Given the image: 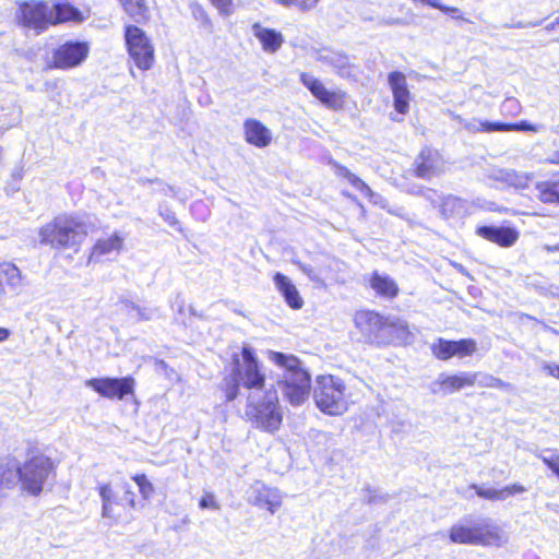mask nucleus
I'll return each mask as SVG.
<instances>
[{
    "mask_svg": "<svg viewBox=\"0 0 559 559\" xmlns=\"http://www.w3.org/2000/svg\"><path fill=\"white\" fill-rule=\"evenodd\" d=\"M547 250H548L549 252H559V242H558V243H556V245H552V246H548V247H547Z\"/></svg>",
    "mask_w": 559,
    "mask_h": 559,
    "instance_id": "nucleus-55",
    "label": "nucleus"
},
{
    "mask_svg": "<svg viewBox=\"0 0 559 559\" xmlns=\"http://www.w3.org/2000/svg\"><path fill=\"white\" fill-rule=\"evenodd\" d=\"M158 186H159V191L162 193H164L165 195H175L176 194L174 187L166 185L164 181H163V185H158Z\"/></svg>",
    "mask_w": 559,
    "mask_h": 559,
    "instance_id": "nucleus-46",
    "label": "nucleus"
},
{
    "mask_svg": "<svg viewBox=\"0 0 559 559\" xmlns=\"http://www.w3.org/2000/svg\"><path fill=\"white\" fill-rule=\"evenodd\" d=\"M199 507L201 509H212V510H218L219 504L217 503L215 496L213 493L206 492L199 502Z\"/></svg>",
    "mask_w": 559,
    "mask_h": 559,
    "instance_id": "nucleus-41",
    "label": "nucleus"
},
{
    "mask_svg": "<svg viewBox=\"0 0 559 559\" xmlns=\"http://www.w3.org/2000/svg\"><path fill=\"white\" fill-rule=\"evenodd\" d=\"M443 157L438 148L424 146L415 157L412 174L419 179L430 180L443 171Z\"/></svg>",
    "mask_w": 559,
    "mask_h": 559,
    "instance_id": "nucleus-16",
    "label": "nucleus"
},
{
    "mask_svg": "<svg viewBox=\"0 0 559 559\" xmlns=\"http://www.w3.org/2000/svg\"><path fill=\"white\" fill-rule=\"evenodd\" d=\"M286 0H282V3L285 2Z\"/></svg>",
    "mask_w": 559,
    "mask_h": 559,
    "instance_id": "nucleus-58",
    "label": "nucleus"
},
{
    "mask_svg": "<svg viewBox=\"0 0 559 559\" xmlns=\"http://www.w3.org/2000/svg\"><path fill=\"white\" fill-rule=\"evenodd\" d=\"M246 140L259 147L266 146L271 141L270 131L258 120L248 119L245 122Z\"/></svg>",
    "mask_w": 559,
    "mask_h": 559,
    "instance_id": "nucleus-27",
    "label": "nucleus"
},
{
    "mask_svg": "<svg viewBox=\"0 0 559 559\" xmlns=\"http://www.w3.org/2000/svg\"><path fill=\"white\" fill-rule=\"evenodd\" d=\"M335 73L346 80H356V67L349 61L348 56L341 55L334 64Z\"/></svg>",
    "mask_w": 559,
    "mask_h": 559,
    "instance_id": "nucleus-34",
    "label": "nucleus"
},
{
    "mask_svg": "<svg viewBox=\"0 0 559 559\" xmlns=\"http://www.w3.org/2000/svg\"><path fill=\"white\" fill-rule=\"evenodd\" d=\"M124 39L130 58L141 70H148L154 63V47L145 32L135 25H128Z\"/></svg>",
    "mask_w": 559,
    "mask_h": 559,
    "instance_id": "nucleus-9",
    "label": "nucleus"
},
{
    "mask_svg": "<svg viewBox=\"0 0 559 559\" xmlns=\"http://www.w3.org/2000/svg\"><path fill=\"white\" fill-rule=\"evenodd\" d=\"M433 357L441 361H448L452 358L463 359L472 357L478 352V344L472 337L448 340L437 338L430 346Z\"/></svg>",
    "mask_w": 559,
    "mask_h": 559,
    "instance_id": "nucleus-12",
    "label": "nucleus"
},
{
    "mask_svg": "<svg viewBox=\"0 0 559 559\" xmlns=\"http://www.w3.org/2000/svg\"><path fill=\"white\" fill-rule=\"evenodd\" d=\"M478 377L481 381L479 386L486 389H497L500 391H508L511 384L503 380L488 373L475 372H457L453 374H440L435 384L438 386L439 392L443 394H451L466 388H473L476 384Z\"/></svg>",
    "mask_w": 559,
    "mask_h": 559,
    "instance_id": "nucleus-7",
    "label": "nucleus"
},
{
    "mask_svg": "<svg viewBox=\"0 0 559 559\" xmlns=\"http://www.w3.org/2000/svg\"><path fill=\"white\" fill-rule=\"evenodd\" d=\"M311 392V376L301 360L282 354V395L293 406L304 404Z\"/></svg>",
    "mask_w": 559,
    "mask_h": 559,
    "instance_id": "nucleus-4",
    "label": "nucleus"
},
{
    "mask_svg": "<svg viewBox=\"0 0 559 559\" xmlns=\"http://www.w3.org/2000/svg\"><path fill=\"white\" fill-rule=\"evenodd\" d=\"M471 488L475 491L477 497L490 501L506 500L510 497L522 495L527 490L525 486L518 483L507 485L500 489L484 488L476 484L471 485Z\"/></svg>",
    "mask_w": 559,
    "mask_h": 559,
    "instance_id": "nucleus-21",
    "label": "nucleus"
},
{
    "mask_svg": "<svg viewBox=\"0 0 559 559\" xmlns=\"http://www.w3.org/2000/svg\"><path fill=\"white\" fill-rule=\"evenodd\" d=\"M277 391L269 389L263 399H257L254 393L248 396V405L253 407L258 423L267 431L274 432L280 429V408Z\"/></svg>",
    "mask_w": 559,
    "mask_h": 559,
    "instance_id": "nucleus-11",
    "label": "nucleus"
},
{
    "mask_svg": "<svg viewBox=\"0 0 559 559\" xmlns=\"http://www.w3.org/2000/svg\"><path fill=\"white\" fill-rule=\"evenodd\" d=\"M451 543L457 545H475L484 547H499L503 543L501 528L490 520L478 523H456L448 531Z\"/></svg>",
    "mask_w": 559,
    "mask_h": 559,
    "instance_id": "nucleus-5",
    "label": "nucleus"
},
{
    "mask_svg": "<svg viewBox=\"0 0 559 559\" xmlns=\"http://www.w3.org/2000/svg\"><path fill=\"white\" fill-rule=\"evenodd\" d=\"M540 460L559 479V454L540 456Z\"/></svg>",
    "mask_w": 559,
    "mask_h": 559,
    "instance_id": "nucleus-39",
    "label": "nucleus"
},
{
    "mask_svg": "<svg viewBox=\"0 0 559 559\" xmlns=\"http://www.w3.org/2000/svg\"><path fill=\"white\" fill-rule=\"evenodd\" d=\"M16 19L22 26L41 34L51 24L50 7L45 1H25L20 4Z\"/></svg>",
    "mask_w": 559,
    "mask_h": 559,
    "instance_id": "nucleus-13",
    "label": "nucleus"
},
{
    "mask_svg": "<svg viewBox=\"0 0 559 559\" xmlns=\"http://www.w3.org/2000/svg\"><path fill=\"white\" fill-rule=\"evenodd\" d=\"M90 225L81 217L59 215L39 230L40 242L55 249L75 248L81 245Z\"/></svg>",
    "mask_w": 559,
    "mask_h": 559,
    "instance_id": "nucleus-2",
    "label": "nucleus"
},
{
    "mask_svg": "<svg viewBox=\"0 0 559 559\" xmlns=\"http://www.w3.org/2000/svg\"><path fill=\"white\" fill-rule=\"evenodd\" d=\"M282 293L285 297L287 305L294 309L299 310L304 306V299L301 298L297 288L290 284L285 276L282 275Z\"/></svg>",
    "mask_w": 559,
    "mask_h": 559,
    "instance_id": "nucleus-32",
    "label": "nucleus"
},
{
    "mask_svg": "<svg viewBox=\"0 0 559 559\" xmlns=\"http://www.w3.org/2000/svg\"><path fill=\"white\" fill-rule=\"evenodd\" d=\"M50 25H58L67 22L81 23L84 21L82 12L69 2H56L50 7Z\"/></svg>",
    "mask_w": 559,
    "mask_h": 559,
    "instance_id": "nucleus-22",
    "label": "nucleus"
},
{
    "mask_svg": "<svg viewBox=\"0 0 559 559\" xmlns=\"http://www.w3.org/2000/svg\"><path fill=\"white\" fill-rule=\"evenodd\" d=\"M233 370L243 388L259 391L264 386L265 376L261 372L260 364L252 348L245 346L241 350V359L238 355H234Z\"/></svg>",
    "mask_w": 559,
    "mask_h": 559,
    "instance_id": "nucleus-8",
    "label": "nucleus"
},
{
    "mask_svg": "<svg viewBox=\"0 0 559 559\" xmlns=\"http://www.w3.org/2000/svg\"><path fill=\"white\" fill-rule=\"evenodd\" d=\"M88 45L83 41H67L52 51L49 69L68 70L80 66L88 56Z\"/></svg>",
    "mask_w": 559,
    "mask_h": 559,
    "instance_id": "nucleus-14",
    "label": "nucleus"
},
{
    "mask_svg": "<svg viewBox=\"0 0 559 559\" xmlns=\"http://www.w3.org/2000/svg\"><path fill=\"white\" fill-rule=\"evenodd\" d=\"M138 183L141 185V186H145L147 183H156V185H163V180L159 179V178H154V179H150V178H139L138 179Z\"/></svg>",
    "mask_w": 559,
    "mask_h": 559,
    "instance_id": "nucleus-47",
    "label": "nucleus"
},
{
    "mask_svg": "<svg viewBox=\"0 0 559 559\" xmlns=\"http://www.w3.org/2000/svg\"><path fill=\"white\" fill-rule=\"evenodd\" d=\"M464 128L472 133H491V132H509V131H525L537 132L538 127L528 121L519 122H490L480 121L478 124L465 123Z\"/></svg>",
    "mask_w": 559,
    "mask_h": 559,
    "instance_id": "nucleus-20",
    "label": "nucleus"
},
{
    "mask_svg": "<svg viewBox=\"0 0 559 559\" xmlns=\"http://www.w3.org/2000/svg\"><path fill=\"white\" fill-rule=\"evenodd\" d=\"M353 324L364 343L382 347L394 342L406 343L412 336L408 323L391 319L374 309L360 308L353 314Z\"/></svg>",
    "mask_w": 559,
    "mask_h": 559,
    "instance_id": "nucleus-1",
    "label": "nucleus"
},
{
    "mask_svg": "<svg viewBox=\"0 0 559 559\" xmlns=\"http://www.w3.org/2000/svg\"><path fill=\"white\" fill-rule=\"evenodd\" d=\"M300 82L311 93V95L326 109L342 111L346 107L348 94L343 90H330L323 81L314 75L302 72Z\"/></svg>",
    "mask_w": 559,
    "mask_h": 559,
    "instance_id": "nucleus-10",
    "label": "nucleus"
},
{
    "mask_svg": "<svg viewBox=\"0 0 559 559\" xmlns=\"http://www.w3.org/2000/svg\"><path fill=\"white\" fill-rule=\"evenodd\" d=\"M546 370L549 376L559 379V365L548 366Z\"/></svg>",
    "mask_w": 559,
    "mask_h": 559,
    "instance_id": "nucleus-49",
    "label": "nucleus"
},
{
    "mask_svg": "<svg viewBox=\"0 0 559 559\" xmlns=\"http://www.w3.org/2000/svg\"><path fill=\"white\" fill-rule=\"evenodd\" d=\"M273 360L275 361V364L280 365V353H273Z\"/></svg>",
    "mask_w": 559,
    "mask_h": 559,
    "instance_id": "nucleus-56",
    "label": "nucleus"
},
{
    "mask_svg": "<svg viewBox=\"0 0 559 559\" xmlns=\"http://www.w3.org/2000/svg\"><path fill=\"white\" fill-rule=\"evenodd\" d=\"M273 281H274L276 288L280 290V281H282V277H280V272H276L273 275Z\"/></svg>",
    "mask_w": 559,
    "mask_h": 559,
    "instance_id": "nucleus-53",
    "label": "nucleus"
},
{
    "mask_svg": "<svg viewBox=\"0 0 559 559\" xmlns=\"http://www.w3.org/2000/svg\"><path fill=\"white\" fill-rule=\"evenodd\" d=\"M10 334H11L10 330H8L5 328H0V342H3L7 338H9Z\"/></svg>",
    "mask_w": 559,
    "mask_h": 559,
    "instance_id": "nucleus-51",
    "label": "nucleus"
},
{
    "mask_svg": "<svg viewBox=\"0 0 559 559\" xmlns=\"http://www.w3.org/2000/svg\"><path fill=\"white\" fill-rule=\"evenodd\" d=\"M119 301H120V304H122V305H123V307H124L126 309H129V308H130V309H132V304H133L132 301H130V300H128V299H126V298H120V300H119Z\"/></svg>",
    "mask_w": 559,
    "mask_h": 559,
    "instance_id": "nucleus-52",
    "label": "nucleus"
},
{
    "mask_svg": "<svg viewBox=\"0 0 559 559\" xmlns=\"http://www.w3.org/2000/svg\"><path fill=\"white\" fill-rule=\"evenodd\" d=\"M189 316L197 317L199 319H204V314L202 312H198L193 306H189L188 308Z\"/></svg>",
    "mask_w": 559,
    "mask_h": 559,
    "instance_id": "nucleus-50",
    "label": "nucleus"
},
{
    "mask_svg": "<svg viewBox=\"0 0 559 559\" xmlns=\"http://www.w3.org/2000/svg\"><path fill=\"white\" fill-rule=\"evenodd\" d=\"M270 496L271 493L269 489L264 488L260 484H257L252 488V492L249 496V501L253 504L267 509L271 513H274L277 503L272 501Z\"/></svg>",
    "mask_w": 559,
    "mask_h": 559,
    "instance_id": "nucleus-31",
    "label": "nucleus"
},
{
    "mask_svg": "<svg viewBox=\"0 0 559 559\" xmlns=\"http://www.w3.org/2000/svg\"><path fill=\"white\" fill-rule=\"evenodd\" d=\"M17 484L19 463L15 460H0V500Z\"/></svg>",
    "mask_w": 559,
    "mask_h": 559,
    "instance_id": "nucleus-23",
    "label": "nucleus"
},
{
    "mask_svg": "<svg viewBox=\"0 0 559 559\" xmlns=\"http://www.w3.org/2000/svg\"><path fill=\"white\" fill-rule=\"evenodd\" d=\"M552 27H559V16L552 22Z\"/></svg>",
    "mask_w": 559,
    "mask_h": 559,
    "instance_id": "nucleus-57",
    "label": "nucleus"
},
{
    "mask_svg": "<svg viewBox=\"0 0 559 559\" xmlns=\"http://www.w3.org/2000/svg\"><path fill=\"white\" fill-rule=\"evenodd\" d=\"M546 370L549 376L559 379V365L548 366Z\"/></svg>",
    "mask_w": 559,
    "mask_h": 559,
    "instance_id": "nucleus-48",
    "label": "nucleus"
},
{
    "mask_svg": "<svg viewBox=\"0 0 559 559\" xmlns=\"http://www.w3.org/2000/svg\"><path fill=\"white\" fill-rule=\"evenodd\" d=\"M56 476L53 462L45 455H36L19 465V484L31 496H38L45 485Z\"/></svg>",
    "mask_w": 559,
    "mask_h": 559,
    "instance_id": "nucleus-6",
    "label": "nucleus"
},
{
    "mask_svg": "<svg viewBox=\"0 0 559 559\" xmlns=\"http://www.w3.org/2000/svg\"><path fill=\"white\" fill-rule=\"evenodd\" d=\"M85 385L106 399L123 400L134 393V379L132 377L92 378L85 381Z\"/></svg>",
    "mask_w": 559,
    "mask_h": 559,
    "instance_id": "nucleus-15",
    "label": "nucleus"
},
{
    "mask_svg": "<svg viewBox=\"0 0 559 559\" xmlns=\"http://www.w3.org/2000/svg\"><path fill=\"white\" fill-rule=\"evenodd\" d=\"M126 13L135 22L145 19L147 8L143 0H119Z\"/></svg>",
    "mask_w": 559,
    "mask_h": 559,
    "instance_id": "nucleus-33",
    "label": "nucleus"
},
{
    "mask_svg": "<svg viewBox=\"0 0 559 559\" xmlns=\"http://www.w3.org/2000/svg\"><path fill=\"white\" fill-rule=\"evenodd\" d=\"M123 495L120 497L121 504L127 503L131 509L135 508V493L132 491L130 485L126 484L123 486Z\"/></svg>",
    "mask_w": 559,
    "mask_h": 559,
    "instance_id": "nucleus-42",
    "label": "nucleus"
},
{
    "mask_svg": "<svg viewBox=\"0 0 559 559\" xmlns=\"http://www.w3.org/2000/svg\"><path fill=\"white\" fill-rule=\"evenodd\" d=\"M240 384L241 381L234 370H231V373L228 377L224 378L222 382V390L225 392L227 401H234L238 396Z\"/></svg>",
    "mask_w": 559,
    "mask_h": 559,
    "instance_id": "nucleus-35",
    "label": "nucleus"
},
{
    "mask_svg": "<svg viewBox=\"0 0 559 559\" xmlns=\"http://www.w3.org/2000/svg\"><path fill=\"white\" fill-rule=\"evenodd\" d=\"M412 2L420 3L423 5H427L429 8L437 9V10L441 11L442 13L449 14L452 17L457 19V20L463 19V14L459 8L443 4L439 0H412Z\"/></svg>",
    "mask_w": 559,
    "mask_h": 559,
    "instance_id": "nucleus-36",
    "label": "nucleus"
},
{
    "mask_svg": "<svg viewBox=\"0 0 559 559\" xmlns=\"http://www.w3.org/2000/svg\"><path fill=\"white\" fill-rule=\"evenodd\" d=\"M170 307L176 311L174 317L175 322L185 326L189 325V318L186 310L185 299L181 294H177L175 299L171 301Z\"/></svg>",
    "mask_w": 559,
    "mask_h": 559,
    "instance_id": "nucleus-37",
    "label": "nucleus"
},
{
    "mask_svg": "<svg viewBox=\"0 0 559 559\" xmlns=\"http://www.w3.org/2000/svg\"><path fill=\"white\" fill-rule=\"evenodd\" d=\"M4 285H8L13 290L22 285L21 271L10 262L0 263V292L4 293Z\"/></svg>",
    "mask_w": 559,
    "mask_h": 559,
    "instance_id": "nucleus-28",
    "label": "nucleus"
},
{
    "mask_svg": "<svg viewBox=\"0 0 559 559\" xmlns=\"http://www.w3.org/2000/svg\"><path fill=\"white\" fill-rule=\"evenodd\" d=\"M252 31L254 36L261 41L264 50L273 52L280 46V35L275 31L264 28L259 23L253 24Z\"/></svg>",
    "mask_w": 559,
    "mask_h": 559,
    "instance_id": "nucleus-30",
    "label": "nucleus"
},
{
    "mask_svg": "<svg viewBox=\"0 0 559 559\" xmlns=\"http://www.w3.org/2000/svg\"><path fill=\"white\" fill-rule=\"evenodd\" d=\"M132 310H135L138 312L139 321L152 320L154 317V313L157 311V309H153V308H142L136 304H132Z\"/></svg>",
    "mask_w": 559,
    "mask_h": 559,
    "instance_id": "nucleus-40",
    "label": "nucleus"
},
{
    "mask_svg": "<svg viewBox=\"0 0 559 559\" xmlns=\"http://www.w3.org/2000/svg\"><path fill=\"white\" fill-rule=\"evenodd\" d=\"M330 165L336 177L347 180L365 198L371 199L374 193L372 189L356 174L352 173L345 165L331 160Z\"/></svg>",
    "mask_w": 559,
    "mask_h": 559,
    "instance_id": "nucleus-24",
    "label": "nucleus"
},
{
    "mask_svg": "<svg viewBox=\"0 0 559 559\" xmlns=\"http://www.w3.org/2000/svg\"><path fill=\"white\" fill-rule=\"evenodd\" d=\"M99 496L102 499V515L118 522L120 514L116 512L115 506L121 504L120 497L114 491L110 485L104 484L99 486Z\"/></svg>",
    "mask_w": 559,
    "mask_h": 559,
    "instance_id": "nucleus-25",
    "label": "nucleus"
},
{
    "mask_svg": "<svg viewBox=\"0 0 559 559\" xmlns=\"http://www.w3.org/2000/svg\"><path fill=\"white\" fill-rule=\"evenodd\" d=\"M123 240L117 234L107 239H99L91 253V260H97L102 255L109 254L112 251H119L122 247Z\"/></svg>",
    "mask_w": 559,
    "mask_h": 559,
    "instance_id": "nucleus-29",
    "label": "nucleus"
},
{
    "mask_svg": "<svg viewBox=\"0 0 559 559\" xmlns=\"http://www.w3.org/2000/svg\"><path fill=\"white\" fill-rule=\"evenodd\" d=\"M388 83L393 96V106L396 112L406 115L409 111L412 94L407 85L406 75L399 70L388 74Z\"/></svg>",
    "mask_w": 559,
    "mask_h": 559,
    "instance_id": "nucleus-17",
    "label": "nucleus"
},
{
    "mask_svg": "<svg viewBox=\"0 0 559 559\" xmlns=\"http://www.w3.org/2000/svg\"><path fill=\"white\" fill-rule=\"evenodd\" d=\"M312 396L321 413L341 416L348 409L350 393L344 379L324 373L316 377Z\"/></svg>",
    "mask_w": 559,
    "mask_h": 559,
    "instance_id": "nucleus-3",
    "label": "nucleus"
},
{
    "mask_svg": "<svg viewBox=\"0 0 559 559\" xmlns=\"http://www.w3.org/2000/svg\"><path fill=\"white\" fill-rule=\"evenodd\" d=\"M475 233L501 248L512 247L520 237V231L512 226H478Z\"/></svg>",
    "mask_w": 559,
    "mask_h": 559,
    "instance_id": "nucleus-19",
    "label": "nucleus"
},
{
    "mask_svg": "<svg viewBox=\"0 0 559 559\" xmlns=\"http://www.w3.org/2000/svg\"><path fill=\"white\" fill-rule=\"evenodd\" d=\"M132 480L138 485L142 498L144 500H150L155 492V488L153 484L147 479L146 475L136 474L132 476Z\"/></svg>",
    "mask_w": 559,
    "mask_h": 559,
    "instance_id": "nucleus-38",
    "label": "nucleus"
},
{
    "mask_svg": "<svg viewBox=\"0 0 559 559\" xmlns=\"http://www.w3.org/2000/svg\"><path fill=\"white\" fill-rule=\"evenodd\" d=\"M273 281H274L276 288L280 290V281H282V277H280V272H276L273 275Z\"/></svg>",
    "mask_w": 559,
    "mask_h": 559,
    "instance_id": "nucleus-54",
    "label": "nucleus"
},
{
    "mask_svg": "<svg viewBox=\"0 0 559 559\" xmlns=\"http://www.w3.org/2000/svg\"><path fill=\"white\" fill-rule=\"evenodd\" d=\"M366 281L368 288L371 289L374 297L379 299L392 301L397 298L401 293L397 281L388 273L374 270L367 276Z\"/></svg>",
    "mask_w": 559,
    "mask_h": 559,
    "instance_id": "nucleus-18",
    "label": "nucleus"
},
{
    "mask_svg": "<svg viewBox=\"0 0 559 559\" xmlns=\"http://www.w3.org/2000/svg\"><path fill=\"white\" fill-rule=\"evenodd\" d=\"M159 215L163 217V219L173 227L179 226V221L176 217L175 212L165 207L159 210Z\"/></svg>",
    "mask_w": 559,
    "mask_h": 559,
    "instance_id": "nucleus-43",
    "label": "nucleus"
},
{
    "mask_svg": "<svg viewBox=\"0 0 559 559\" xmlns=\"http://www.w3.org/2000/svg\"><path fill=\"white\" fill-rule=\"evenodd\" d=\"M535 190L542 203L559 205V173L551 179L537 182Z\"/></svg>",
    "mask_w": 559,
    "mask_h": 559,
    "instance_id": "nucleus-26",
    "label": "nucleus"
},
{
    "mask_svg": "<svg viewBox=\"0 0 559 559\" xmlns=\"http://www.w3.org/2000/svg\"><path fill=\"white\" fill-rule=\"evenodd\" d=\"M213 2L222 11H224L226 13L229 12V7L231 5V0H213Z\"/></svg>",
    "mask_w": 559,
    "mask_h": 559,
    "instance_id": "nucleus-45",
    "label": "nucleus"
},
{
    "mask_svg": "<svg viewBox=\"0 0 559 559\" xmlns=\"http://www.w3.org/2000/svg\"><path fill=\"white\" fill-rule=\"evenodd\" d=\"M319 0H286L283 4L296 5L301 9L312 8Z\"/></svg>",
    "mask_w": 559,
    "mask_h": 559,
    "instance_id": "nucleus-44",
    "label": "nucleus"
}]
</instances>
